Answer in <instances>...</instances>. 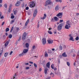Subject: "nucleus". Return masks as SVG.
Returning <instances> with one entry per match:
<instances>
[{
    "instance_id": "obj_11",
    "label": "nucleus",
    "mask_w": 79,
    "mask_h": 79,
    "mask_svg": "<svg viewBox=\"0 0 79 79\" xmlns=\"http://www.w3.org/2000/svg\"><path fill=\"white\" fill-rule=\"evenodd\" d=\"M37 15V9H35L34 11V13L33 14L34 17H35Z\"/></svg>"
},
{
    "instance_id": "obj_53",
    "label": "nucleus",
    "mask_w": 79,
    "mask_h": 79,
    "mask_svg": "<svg viewBox=\"0 0 79 79\" xmlns=\"http://www.w3.org/2000/svg\"><path fill=\"white\" fill-rule=\"evenodd\" d=\"M17 13V11H15L14 12V15H16V14Z\"/></svg>"
},
{
    "instance_id": "obj_33",
    "label": "nucleus",
    "mask_w": 79,
    "mask_h": 79,
    "mask_svg": "<svg viewBox=\"0 0 79 79\" xmlns=\"http://www.w3.org/2000/svg\"><path fill=\"white\" fill-rule=\"evenodd\" d=\"M9 39H11L12 38V35L10 34L9 35Z\"/></svg>"
},
{
    "instance_id": "obj_44",
    "label": "nucleus",
    "mask_w": 79,
    "mask_h": 79,
    "mask_svg": "<svg viewBox=\"0 0 79 79\" xmlns=\"http://www.w3.org/2000/svg\"><path fill=\"white\" fill-rule=\"evenodd\" d=\"M39 71H40V72H41V71H42V68H40L39 69Z\"/></svg>"
},
{
    "instance_id": "obj_54",
    "label": "nucleus",
    "mask_w": 79,
    "mask_h": 79,
    "mask_svg": "<svg viewBox=\"0 0 79 79\" xmlns=\"http://www.w3.org/2000/svg\"><path fill=\"white\" fill-rule=\"evenodd\" d=\"M12 53H13V51H11L10 52L9 55H11L12 54Z\"/></svg>"
},
{
    "instance_id": "obj_62",
    "label": "nucleus",
    "mask_w": 79,
    "mask_h": 79,
    "mask_svg": "<svg viewBox=\"0 0 79 79\" xmlns=\"http://www.w3.org/2000/svg\"><path fill=\"white\" fill-rule=\"evenodd\" d=\"M49 30L51 31V30H52V28H48Z\"/></svg>"
},
{
    "instance_id": "obj_10",
    "label": "nucleus",
    "mask_w": 79,
    "mask_h": 79,
    "mask_svg": "<svg viewBox=\"0 0 79 79\" xmlns=\"http://www.w3.org/2000/svg\"><path fill=\"white\" fill-rule=\"evenodd\" d=\"M70 27L71 26H70V25L66 24L65 26V28L67 29H69Z\"/></svg>"
},
{
    "instance_id": "obj_47",
    "label": "nucleus",
    "mask_w": 79,
    "mask_h": 79,
    "mask_svg": "<svg viewBox=\"0 0 79 79\" xmlns=\"http://www.w3.org/2000/svg\"><path fill=\"white\" fill-rule=\"evenodd\" d=\"M4 6L5 7H6V8H7V4H5L4 5Z\"/></svg>"
},
{
    "instance_id": "obj_61",
    "label": "nucleus",
    "mask_w": 79,
    "mask_h": 79,
    "mask_svg": "<svg viewBox=\"0 0 79 79\" xmlns=\"http://www.w3.org/2000/svg\"><path fill=\"white\" fill-rule=\"evenodd\" d=\"M0 3H2V0H0Z\"/></svg>"
},
{
    "instance_id": "obj_49",
    "label": "nucleus",
    "mask_w": 79,
    "mask_h": 79,
    "mask_svg": "<svg viewBox=\"0 0 79 79\" xmlns=\"http://www.w3.org/2000/svg\"><path fill=\"white\" fill-rule=\"evenodd\" d=\"M25 65H29V63H25Z\"/></svg>"
},
{
    "instance_id": "obj_30",
    "label": "nucleus",
    "mask_w": 79,
    "mask_h": 79,
    "mask_svg": "<svg viewBox=\"0 0 79 79\" xmlns=\"http://www.w3.org/2000/svg\"><path fill=\"white\" fill-rule=\"evenodd\" d=\"M8 53L7 52H6V53L5 54H4V56L5 57H6V56H7L8 55Z\"/></svg>"
},
{
    "instance_id": "obj_50",
    "label": "nucleus",
    "mask_w": 79,
    "mask_h": 79,
    "mask_svg": "<svg viewBox=\"0 0 79 79\" xmlns=\"http://www.w3.org/2000/svg\"><path fill=\"white\" fill-rule=\"evenodd\" d=\"M51 21L52 22H53V21H54V19L53 18L51 20Z\"/></svg>"
},
{
    "instance_id": "obj_32",
    "label": "nucleus",
    "mask_w": 79,
    "mask_h": 79,
    "mask_svg": "<svg viewBox=\"0 0 79 79\" xmlns=\"http://www.w3.org/2000/svg\"><path fill=\"white\" fill-rule=\"evenodd\" d=\"M48 32L49 34H50L52 35V31H50V30H49L48 31Z\"/></svg>"
},
{
    "instance_id": "obj_14",
    "label": "nucleus",
    "mask_w": 79,
    "mask_h": 79,
    "mask_svg": "<svg viewBox=\"0 0 79 79\" xmlns=\"http://www.w3.org/2000/svg\"><path fill=\"white\" fill-rule=\"evenodd\" d=\"M48 56V53L47 52H45L44 53V56L46 57V58H47Z\"/></svg>"
},
{
    "instance_id": "obj_58",
    "label": "nucleus",
    "mask_w": 79,
    "mask_h": 79,
    "mask_svg": "<svg viewBox=\"0 0 79 79\" xmlns=\"http://www.w3.org/2000/svg\"><path fill=\"white\" fill-rule=\"evenodd\" d=\"M2 12H0V18L2 16Z\"/></svg>"
},
{
    "instance_id": "obj_43",
    "label": "nucleus",
    "mask_w": 79,
    "mask_h": 79,
    "mask_svg": "<svg viewBox=\"0 0 79 79\" xmlns=\"http://www.w3.org/2000/svg\"><path fill=\"white\" fill-rule=\"evenodd\" d=\"M63 20H60V23H63Z\"/></svg>"
},
{
    "instance_id": "obj_51",
    "label": "nucleus",
    "mask_w": 79,
    "mask_h": 79,
    "mask_svg": "<svg viewBox=\"0 0 79 79\" xmlns=\"http://www.w3.org/2000/svg\"><path fill=\"white\" fill-rule=\"evenodd\" d=\"M0 18L1 19H3V18H4V17L3 16H1V17Z\"/></svg>"
},
{
    "instance_id": "obj_18",
    "label": "nucleus",
    "mask_w": 79,
    "mask_h": 79,
    "mask_svg": "<svg viewBox=\"0 0 79 79\" xmlns=\"http://www.w3.org/2000/svg\"><path fill=\"white\" fill-rule=\"evenodd\" d=\"M62 56L64 57H66V56H67V55L66 54V53L65 52H64L62 54Z\"/></svg>"
},
{
    "instance_id": "obj_46",
    "label": "nucleus",
    "mask_w": 79,
    "mask_h": 79,
    "mask_svg": "<svg viewBox=\"0 0 79 79\" xmlns=\"http://www.w3.org/2000/svg\"><path fill=\"white\" fill-rule=\"evenodd\" d=\"M29 68H30L29 67H27L26 68V69H29Z\"/></svg>"
},
{
    "instance_id": "obj_22",
    "label": "nucleus",
    "mask_w": 79,
    "mask_h": 79,
    "mask_svg": "<svg viewBox=\"0 0 79 79\" xmlns=\"http://www.w3.org/2000/svg\"><path fill=\"white\" fill-rule=\"evenodd\" d=\"M55 10L56 11H58V10H59V6H56L55 8Z\"/></svg>"
},
{
    "instance_id": "obj_3",
    "label": "nucleus",
    "mask_w": 79,
    "mask_h": 79,
    "mask_svg": "<svg viewBox=\"0 0 79 79\" xmlns=\"http://www.w3.org/2000/svg\"><path fill=\"white\" fill-rule=\"evenodd\" d=\"M69 40L72 41V42H74V40L73 39V34H71L69 35Z\"/></svg>"
},
{
    "instance_id": "obj_25",
    "label": "nucleus",
    "mask_w": 79,
    "mask_h": 79,
    "mask_svg": "<svg viewBox=\"0 0 79 79\" xmlns=\"http://www.w3.org/2000/svg\"><path fill=\"white\" fill-rule=\"evenodd\" d=\"M9 43L8 42V41H7L6 42V43L5 44V47H6L7 46V45H8Z\"/></svg>"
},
{
    "instance_id": "obj_60",
    "label": "nucleus",
    "mask_w": 79,
    "mask_h": 79,
    "mask_svg": "<svg viewBox=\"0 0 79 79\" xmlns=\"http://www.w3.org/2000/svg\"><path fill=\"white\" fill-rule=\"evenodd\" d=\"M54 34H56V33H57L56 31H54Z\"/></svg>"
},
{
    "instance_id": "obj_48",
    "label": "nucleus",
    "mask_w": 79,
    "mask_h": 79,
    "mask_svg": "<svg viewBox=\"0 0 79 79\" xmlns=\"http://www.w3.org/2000/svg\"><path fill=\"white\" fill-rule=\"evenodd\" d=\"M5 24V22H3L2 24V26H3Z\"/></svg>"
},
{
    "instance_id": "obj_45",
    "label": "nucleus",
    "mask_w": 79,
    "mask_h": 79,
    "mask_svg": "<svg viewBox=\"0 0 79 79\" xmlns=\"http://www.w3.org/2000/svg\"><path fill=\"white\" fill-rule=\"evenodd\" d=\"M53 69L54 70V71H56V70H57V69H56V67H54Z\"/></svg>"
},
{
    "instance_id": "obj_4",
    "label": "nucleus",
    "mask_w": 79,
    "mask_h": 79,
    "mask_svg": "<svg viewBox=\"0 0 79 79\" xmlns=\"http://www.w3.org/2000/svg\"><path fill=\"white\" fill-rule=\"evenodd\" d=\"M62 16H63V13H59L56 15V16L60 19L62 18Z\"/></svg>"
},
{
    "instance_id": "obj_36",
    "label": "nucleus",
    "mask_w": 79,
    "mask_h": 79,
    "mask_svg": "<svg viewBox=\"0 0 79 79\" xmlns=\"http://www.w3.org/2000/svg\"><path fill=\"white\" fill-rule=\"evenodd\" d=\"M34 66L35 68H37V64H36L35 63L34 64Z\"/></svg>"
},
{
    "instance_id": "obj_40",
    "label": "nucleus",
    "mask_w": 79,
    "mask_h": 79,
    "mask_svg": "<svg viewBox=\"0 0 79 79\" xmlns=\"http://www.w3.org/2000/svg\"><path fill=\"white\" fill-rule=\"evenodd\" d=\"M75 40H79V37L78 36L75 39Z\"/></svg>"
},
{
    "instance_id": "obj_2",
    "label": "nucleus",
    "mask_w": 79,
    "mask_h": 79,
    "mask_svg": "<svg viewBox=\"0 0 79 79\" xmlns=\"http://www.w3.org/2000/svg\"><path fill=\"white\" fill-rule=\"evenodd\" d=\"M63 23H61L60 24L58 27L57 30H58V31H60V30H61L63 27Z\"/></svg>"
},
{
    "instance_id": "obj_23",
    "label": "nucleus",
    "mask_w": 79,
    "mask_h": 79,
    "mask_svg": "<svg viewBox=\"0 0 79 79\" xmlns=\"http://www.w3.org/2000/svg\"><path fill=\"white\" fill-rule=\"evenodd\" d=\"M23 55H24V54L23 52H22L21 54H19V56H23Z\"/></svg>"
},
{
    "instance_id": "obj_64",
    "label": "nucleus",
    "mask_w": 79,
    "mask_h": 79,
    "mask_svg": "<svg viewBox=\"0 0 79 79\" xmlns=\"http://www.w3.org/2000/svg\"><path fill=\"white\" fill-rule=\"evenodd\" d=\"M78 56H79V50L78 51Z\"/></svg>"
},
{
    "instance_id": "obj_55",
    "label": "nucleus",
    "mask_w": 79,
    "mask_h": 79,
    "mask_svg": "<svg viewBox=\"0 0 79 79\" xmlns=\"http://www.w3.org/2000/svg\"><path fill=\"white\" fill-rule=\"evenodd\" d=\"M73 65L74 66H76V62H74L73 63Z\"/></svg>"
},
{
    "instance_id": "obj_37",
    "label": "nucleus",
    "mask_w": 79,
    "mask_h": 79,
    "mask_svg": "<svg viewBox=\"0 0 79 79\" xmlns=\"http://www.w3.org/2000/svg\"><path fill=\"white\" fill-rule=\"evenodd\" d=\"M76 61H77V62H79V57L77 58L76 59Z\"/></svg>"
},
{
    "instance_id": "obj_19",
    "label": "nucleus",
    "mask_w": 79,
    "mask_h": 79,
    "mask_svg": "<svg viewBox=\"0 0 79 79\" xmlns=\"http://www.w3.org/2000/svg\"><path fill=\"white\" fill-rule=\"evenodd\" d=\"M50 62H48L46 64V66L48 67V68H50Z\"/></svg>"
},
{
    "instance_id": "obj_41",
    "label": "nucleus",
    "mask_w": 79,
    "mask_h": 79,
    "mask_svg": "<svg viewBox=\"0 0 79 79\" xmlns=\"http://www.w3.org/2000/svg\"><path fill=\"white\" fill-rule=\"evenodd\" d=\"M13 28H14V27H11V30H10V32H12V31H13Z\"/></svg>"
},
{
    "instance_id": "obj_38",
    "label": "nucleus",
    "mask_w": 79,
    "mask_h": 79,
    "mask_svg": "<svg viewBox=\"0 0 79 79\" xmlns=\"http://www.w3.org/2000/svg\"><path fill=\"white\" fill-rule=\"evenodd\" d=\"M50 75L52 76V77H54V74L53 73H51Z\"/></svg>"
},
{
    "instance_id": "obj_9",
    "label": "nucleus",
    "mask_w": 79,
    "mask_h": 79,
    "mask_svg": "<svg viewBox=\"0 0 79 79\" xmlns=\"http://www.w3.org/2000/svg\"><path fill=\"white\" fill-rule=\"evenodd\" d=\"M27 35V34H26V33H24L23 35L22 36V40H24V39H25L26 38V36Z\"/></svg>"
},
{
    "instance_id": "obj_63",
    "label": "nucleus",
    "mask_w": 79,
    "mask_h": 79,
    "mask_svg": "<svg viewBox=\"0 0 79 79\" xmlns=\"http://www.w3.org/2000/svg\"><path fill=\"white\" fill-rule=\"evenodd\" d=\"M46 79H50V77H48Z\"/></svg>"
},
{
    "instance_id": "obj_29",
    "label": "nucleus",
    "mask_w": 79,
    "mask_h": 79,
    "mask_svg": "<svg viewBox=\"0 0 79 79\" xmlns=\"http://www.w3.org/2000/svg\"><path fill=\"white\" fill-rule=\"evenodd\" d=\"M56 2H60V3H61L62 2V0H56Z\"/></svg>"
},
{
    "instance_id": "obj_20",
    "label": "nucleus",
    "mask_w": 79,
    "mask_h": 79,
    "mask_svg": "<svg viewBox=\"0 0 79 79\" xmlns=\"http://www.w3.org/2000/svg\"><path fill=\"white\" fill-rule=\"evenodd\" d=\"M35 46L34 45L32 46L31 49V51L32 52V51H34V49H35Z\"/></svg>"
},
{
    "instance_id": "obj_39",
    "label": "nucleus",
    "mask_w": 79,
    "mask_h": 79,
    "mask_svg": "<svg viewBox=\"0 0 79 79\" xmlns=\"http://www.w3.org/2000/svg\"><path fill=\"white\" fill-rule=\"evenodd\" d=\"M6 32H8V31H9V28H7L6 30Z\"/></svg>"
},
{
    "instance_id": "obj_1",
    "label": "nucleus",
    "mask_w": 79,
    "mask_h": 79,
    "mask_svg": "<svg viewBox=\"0 0 79 79\" xmlns=\"http://www.w3.org/2000/svg\"><path fill=\"white\" fill-rule=\"evenodd\" d=\"M48 5H53V3H52V2L50 0H48L45 2V6Z\"/></svg>"
},
{
    "instance_id": "obj_56",
    "label": "nucleus",
    "mask_w": 79,
    "mask_h": 79,
    "mask_svg": "<svg viewBox=\"0 0 79 79\" xmlns=\"http://www.w3.org/2000/svg\"><path fill=\"white\" fill-rule=\"evenodd\" d=\"M66 48V45H64V48Z\"/></svg>"
},
{
    "instance_id": "obj_8",
    "label": "nucleus",
    "mask_w": 79,
    "mask_h": 79,
    "mask_svg": "<svg viewBox=\"0 0 79 79\" xmlns=\"http://www.w3.org/2000/svg\"><path fill=\"white\" fill-rule=\"evenodd\" d=\"M47 41L48 44H53V41L52 40H47Z\"/></svg>"
},
{
    "instance_id": "obj_59",
    "label": "nucleus",
    "mask_w": 79,
    "mask_h": 79,
    "mask_svg": "<svg viewBox=\"0 0 79 79\" xmlns=\"http://www.w3.org/2000/svg\"><path fill=\"white\" fill-rule=\"evenodd\" d=\"M52 51H55V48H52Z\"/></svg>"
},
{
    "instance_id": "obj_5",
    "label": "nucleus",
    "mask_w": 79,
    "mask_h": 79,
    "mask_svg": "<svg viewBox=\"0 0 79 79\" xmlns=\"http://www.w3.org/2000/svg\"><path fill=\"white\" fill-rule=\"evenodd\" d=\"M42 42L43 45H45L46 44V42H47L46 39L45 38H43L42 40Z\"/></svg>"
},
{
    "instance_id": "obj_15",
    "label": "nucleus",
    "mask_w": 79,
    "mask_h": 79,
    "mask_svg": "<svg viewBox=\"0 0 79 79\" xmlns=\"http://www.w3.org/2000/svg\"><path fill=\"white\" fill-rule=\"evenodd\" d=\"M48 71V69L47 68H45L44 69V73L45 74H47V71Z\"/></svg>"
},
{
    "instance_id": "obj_57",
    "label": "nucleus",
    "mask_w": 79,
    "mask_h": 79,
    "mask_svg": "<svg viewBox=\"0 0 79 79\" xmlns=\"http://www.w3.org/2000/svg\"><path fill=\"white\" fill-rule=\"evenodd\" d=\"M29 63H31V64H33V62H32L30 61L29 62Z\"/></svg>"
},
{
    "instance_id": "obj_31",
    "label": "nucleus",
    "mask_w": 79,
    "mask_h": 79,
    "mask_svg": "<svg viewBox=\"0 0 79 79\" xmlns=\"http://www.w3.org/2000/svg\"><path fill=\"white\" fill-rule=\"evenodd\" d=\"M67 64L68 66H70V63L69 62H67Z\"/></svg>"
},
{
    "instance_id": "obj_24",
    "label": "nucleus",
    "mask_w": 79,
    "mask_h": 79,
    "mask_svg": "<svg viewBox=\"0 0 79 79\" xmlns=\"http://www.w3.org/2000/svg\"><path fill=\"white\" fill-rule=\"evenodd\" d=\"M2 53H3V49L2 48L1 49V53H0V56H1L2 55Z\"/></svg>"
},
{
    "instance_id": "obj_34",
    "label": "nucleus",
    "mask_w": 79,
    "mask_h": 79,
    "mask_svg": "<svg viewBox=\"0 0 79 79\" xmlns=\"http://www.w3.org/2000/svg\"><path fill=\"white\" fill-rule=\"evenodd\" d=\"M26 46L27 48L29 47V44L28 43H27L26 44Z\"/></svg>"
},
{
    "instance_id": "obj_12",
    "label": "nucleus",
    "mask_w": 79,
    "mask_h": 79,
    "mask_svg": "<svg viewBox=\"0 0 79 79\" xmlns=\"http://www.w3.org/2000/svg\"><path fill=\"white\" fill-rule=\"evenodd\" d=\"M66 24L70 26L71 24V22L69 20L67 21L66 22Z\"/></svg>"
},
{
    "instance_id": "obj_6",
    "label": "nucleus",
    "mask_w": 79,
    "mask_h": 79,
    "mask_svg": "<svg viewBox=\"0 0 79 79\" xmlns=\"http://www.w3.org/2000/svg\"><path fill=\"white\" fill-rule=\"evenodd\" d=\"M30 7L32 8L34 6H35V2L32 1L31 2V4L30 5Z\"/></svg>"
},
{
    "instance_id": "obj_26",
    "label": "nucleus",
    "mask_w": 79,
    "mask_h": 79,
    "mask_svg": "<svg viewBox=\"0 0 79 79\" xmlns=\"http://www.w3.org/2000/svg\"><path fill=\"white\" fill-rule=\"evenodd\" d=\"M51 68H52V69H54V68H55L54 64H52V65H51Z\"/></svg>"
},
{
    "instance_id": "obj_28",
    "label": "nucleus",
    "mask_w": 79,
    "mask_h": 79,
    "mask_svg": "<svg viewBox=\"0 0 79 79\" xmlns=\"http://www.w3.org/2000/svg\"><path fill=\"white\" fill-rule=\"evenodd\" d=\"M11 18L12 19H13V18H15V16H14L13 15V14H11Z\"/></svg>"
},
{
    "instance_id": "obj_27",
    "label": "nucleus",
    "mask_w": 79,
    "mask_h": 79,
    "mask_svg": "<svg viewBox=\"0 0 79 79\" xmlns=\"http://www.w3.org/2000/svg\"><path fill=\"white\" fill-rule=\"evenodd\" d=\"M59 49L60 50H62L63 49V47H62V46H59Z\"/></svg>"
},
{
    "instance_id": "obj_7",
    "label": "nucleus",
    "mask_w": 79,
    "mask_h": 79,
    "mask_svg": "<svg viewBox=\"0 0 79 79\" xmlns=\"http://www.w3.org/2000/svg\"><path fill=\"white\" fill-rule=\"evenodd\" d=\"M27 52H28V49H24L23 50L22 52L23 54H24V55H26V53H27Z\"/></svg>"
},
{
    "instance_id": "obj_13",
    "label": "nucleus",
    "mask_w": 79,
    "mask_h": 79,
    "mask_svg": "<svg viewBox=\"0 0 79 79\" xmlns=\"http://www.w3.org/2000/svg\"><path fill=\"white\" fill-rule=\"evenodd\" d=\"M19 5H20V2L18 1L15 4V6H18Z\"/></svg>"
},
{
    "instance_id": "obj_52",
    "label": "nucleus",
    "mask_w": 79,
    "mask_h": 79,
    "mask_svg": "<svg viewBox=\"0 0 79 79\" xmlns=\"http://www.w3.org/2000/svg\"><path fill=\"white\" fill-rule=\"evenodd\" d=\"M26 10H29V7H27L26 8Z\"/></svg>"
},
{
    "instance_id": "obj_17",
    "label": "nucleus",
    "mask_w": 79,
    "mask_h": 79,
    "mask_svg": "<svg viewBox=\"0 0 79 79\" xmlns=\"http://www.w3.org/2000/svg\"><path fill=\"white\" fill-rule=\"evenodd\" d=\"M54 19L56 21H59V19L58 18V17H54Z\"/></svg>"
},
{
    "instance_id": "obj_42",
    "label": "nucleus",
    "mask_w": 79,
    "mask_h": 79,
    "mask_svg": "<svg viewBox=\"0 0 79 79\" xmlns=\"http://www.w3.org/2000/svg\"><path fill=\"white\" fill-rule=\"evenodd\" d=\"M41 19H45V18H46V17L45 16H43V17L42 18H41Z\"/></svg>"
},
{
    "instance_id": "obj_21",
    "label": "nucleus",
    "mask_w": 79,
    "mask_h": 79,
    "mask_svg": "<svg viewBox=\"0 0 79 79\" xmlns=\"http://www.w3.org/2000/svg\"><path fill=\"white\" fill-rule=\"evenodd\" d=\"M11 79H17V77H16V75H14L13 77Z\"/></svg>"
},
{
    "instance_id": "obj_16",
    "label": "nucleus",
    "mask_w": 79,
    "mask_h": 79,
    "mask_svg": "<svg viewBox=\"0 0 79 79\" xmlns=\"http://www.w3.org/2000/svg\"><path fill=\"white\" fill-rule=\"evenodd\" d=\"M29 22V19H28L25 23V26H27V25Z\"/></svg>"
},
{
    "instance_id": "obj_35",
    "label": "nucleus",
    "mask_w": 79,
    "mask_h": 79,
    "mask_svg": "<svg viewBox=\"0 0 79 79\" xmlns=\"http://www.w3.org/2000/svg\"><path fill=\"white\" fill-rule=\"evenodd\" d=\"M14 22H15V20H11V21L10 22V24H13V23H14Z\"/></svg>"
}]
</instances>
